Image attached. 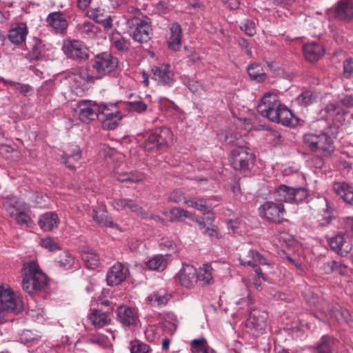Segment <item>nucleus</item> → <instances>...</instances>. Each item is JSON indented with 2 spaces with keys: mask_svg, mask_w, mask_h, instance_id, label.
I'll use <instances>...</instances> for the list:
<instances>
[{
  "mask_svg": "<svg viewBox=\"0 0 353 353\" xmlns=\"http://www.w3.org/2000/svg\"><path fill=\"white\" fill-rule=\"evenodd\" d=\"M274 195L277 202H263L259 208V214L262 219L268 222L281 223L285 213L283 202L290 204L301 203L307 200L309 190L304 187H292L281 184L275 189Z\"/></svg>",
  "mask_w": 353,
  "mask_h": 353,
  "instance_id": "obj_1",
  "label": "nucleus"
},
{
  "mask_svg": "<svg viewBox=\"0 0 353 353\" xmlns=\"http://www.w3.org/2000/svg\"><path fill=\"white\" fill-rule=\"evenodd\" d=\"M339 128L330 124L321 130L309 132L303 134V143L305 148L317 154L328 157L334 152V139L339 134Z\"/></svg>",
  "mask_w": 353,
  "mask_h": 353,
  "instance_id": "obj_2",
  "label": "nucleus"
},
{
  "mask_svg": "<svg viewBox=\"0 0 353 353\" xmlns=\"http://www.w3.org/2000/svg\"><path fill=\"white\" fill-rule=\"evenodd\" d=\"M254 299L248 292L245 298L239 299L236 304L245 303L248 310H250V316L246 321L247 327L250 328L252 334L258 336L265 332L268 314L265 311L257 309H252Z\"/></svg>",
  "mask_w": 353,
  "mask_h": 353,
  "instance_id": "obj_3",
  "label": "nucleus"
},
{
  "mask_svg": "<svg viewBox=\"0 0 353 353\" xmlns=\"http://www.w3.org/2000/svg\"><path fill=\"white\" fill-rule=\"evenodd\" d=\"M125 24L128 33L134 41L143 43L151 39L152 28L146 19L132 16L127 19Z\"/></svg>",
  "mask_w": 353,
  "mask_h": 353,
  "instance_id": "obj_4",
  "label": "nucleus"
},
{
  "mask_svg": "<svg viewBox=\"0 0 353 353\" xmlns=\"http://www.w3.org/2000/svg\"><path fill=\"white\" fill-rule=\"evenodd\" d=\"M172 138L171 130L167 127H161L148 134L142 146L145 151L151 152L164 150L168 148Z\"/></svg>",
  "mask_w": 353,
  "mask_h": 353,
  "instance_id": "obj_5",
  "label": "nucleus"
},
{
  "mask_svg": "<svg viewBox=\"0 0 353 353\" xmlns=\"http://www.w3.org/2000/svg\"><path fill=\"white\" fill-rule=\"evenodd\" d=\"M91 67L97 80H99L117 69L118 59L108 52H101L92 59Z\"/></svg>",
  "mask_w": 353,
  "mask_h": 353,
  "instance_id": "obj_6",
  "label": "nucleus"
},
{
  "mask_svg": "<svg viewBox=\"0 0 353 353\" xmlns=\"http://www.w3.org/2000/svg\"><path fill=\"white\" fill-rule=\"evenodd\" d=\"M254 161V152L246 146H238L231 151L230 163L234 170L243 172L250 170L253 168Z\"/></svg>",
  "mask_w": 353,
  "mask_h": 353,
  "instance_id": "obj_7",
  "label": "nucleus"
},
{
  "mask_svg": "<svg viewBox=\"0 0 353 353\" xmlns=\"http://www.w3.org/2000/svg\"><path fill=\"white\" fill-rule=\"evenodd\" d=\"M282 105L276 94L268 92L261 99L257 106V111L262 117L275 122L278 121V115Z\"/></svg>",
  "mask_w": 353,
  "mask_h": 353,
  "instance_id": "obj_8",
  "label": "nucleus"
},
{
  "mask_svg": "<svg viewBox=\"0 0 353 353\" xmlns=\"http://www.w3.org/2000/svg\"><path fill=\"white\" fill-rule=\"evenodd\" d=\"M62 50L68 59L79 63L88 60L90 57L88 48L79 40L64 41Z\"/></svg>",
  "mask_w": 353,
  "mask_h": 353,
  "instance_id": "obj_9",
  "label": "nucleus"
},
{
  "mask_svg": "<svg viewBox=\"0 0 353 353\" xmlns=\"http://www.w3.org/2000/svg\"><path fill=\"white\" fill-rule=\"evenodd\" d=\"M21 301L16 296L9 287L0 285V319L5 313L21 311Z\"/></svg>",
  "mask_w": 353,
  "mask_h": 353,
  "instance_id": "obj_10",
  "label": "nucleus"
},
{
  "mask_svg": "<svg viewBox=\"0 0 353 353\" xmlns=\"http://www.w3.org/2000/svg\"><path fill=\"white\" fill-rule=\"evenodd\" d=\"M72 86L77 92H84L97 80L93 72H90L88 67L77 68L71 77Z\"/></svg>",
  "mask_w": 353,
  "mask_h": 353,
  "instance_id": "obj_11",
  "label": "nucleus"
},
{
  "mask_svg": "<svg viewBox=\"0 0 353 353\" xmlns=\"http://www.w3.org/2000/svg\"><path fill=\"white\" fill-rule=\"evenodd\" d=\"M100 107L99 103L90 100H81L77 103V112L79 119L83 123H90L98 119Z\"/></svg>",
  "mask_w": 353,
  "mask_h": 353,
  "instance_id": "obj_12",
  "label": "nucleus"
},
{
  "mask_svg": "<svg viewBox=\"0 0 353 353\" xmlns=\"http://www.w3.org/2000/svg\"><path fill=\"white\" fill-rule=\"evenodd\" d=\"M152 79L158 84L163 85L172 86L174 83V73L170 70V64H161L158 66H154L152 68Z\"/></svg>",
  "mask_w": 353,
  "mask_h": 353,
  "instance_id": "obj_13",
  "label": "nucleus"
},
{
  "mask_svg": "<svg viewBox=\"0 0 353 353\" xmlns=\"http://www.w3.org/2000/svg\"><path fill=\"white\" fill-rule=\"evenodd\" d=\"M176 279L182 286L192 288L197 283L196 269L192 265L184 264Z\"/></svg>",
  "mask_w": 353,
  "mask_h": 353,
  "instance_id": "obj_14",
  "label": "nucleus"
},
{
  "mask_svg": "<svg viewBox=\"0 0 353 353\" xmlns=\"http://www.w3.org/2000/svg\"><path fill=\"white\" fill-rule=\"evenodd\" d=\"M128 272V268L121 263L117 262L110 268L106 274L107 284L109 286L120 284L125 281Z\"/></svg>",
  "mask_w": 353,
  "mask_h": 353,
  "instance_id": "obj_15",
  "label": "nucleus"
},
{
  "mask_svg": "<svg viewBox=\"0 0 353 353\" xmlns=\"http://www.w3.org/2000/svg\"><path fill=\"white\" fill-rule=\"evenodd\" d=\"M335 19L350 22L353 20V0H339L334 8Z\"/></svg>",
  "mask_w": 353,
  "mask_h": 353,
  "instance_id": "obj_16",
  "label": "nucleus"
},
{
  "mask_svg": "<svg viewBox=\"0 0 353 353\" xmlns=\"http://www.w3.org/2000/svg\"><path fill=\"white\" fill-rule=\"evenodd\" d=\"M118 321L125 327L135 325L139 321L137 310L126 305H120L117 310Z\"/></svg>",
  "mask_w": 353,
  "mask_h": 353,
  "instance_id": "obj_17",
  "label": "nucleus"
},
{
  "mask_svg": "<svg viewBox=\"0 0 353 353\" xmlns=\"http://www.w3.org/2000/svg\"><path fill=\"white\" fill-rule=\"evenodd\" d=\"M185 203L189 207L196 209L203 214L208 215L206 217L208 222L212 223L214 221L215 216L212 212V207L208 203L207 200L204 198L200 196L190 198L185 201Z\"/></svg>",
  "mask_w": 353,
  "mask_h": 353,
  "instance_id": "obj_18",
  "label": "nucleus"
},
{
  "mask_svg": "<svg viewBox=\"0 0 353 353\" xmlns=\"http://www.w3.org/2000/svg\"><path fill=\"white\" fill-rule=\"evenodd\" d=\"M303 52L307 61L315 63L323 57L325 50L321 43L311 42L303 45Z\"/></svg>",
  "mask_w": 353,
  "mask_h": 353,
  "instance_id": "obj_19",
  "label": "nucleus"
},
{
  "mask_svg": "<svg viewBox=\"0 0 353 353\" xmlns=\"http://www.w3.org/2000/svg\"><path fill=\"white\" fill-rule=\"evenodd\" d=\"M46 21L48 25L52 27L57 33L64 32L68 26L65 14L61 11L50 13Z\"/></svg>",
  "mask_w": 353,
  "mask_h": 353,
  "instance_id": "obj_20",
  "label": "nucleus"
},
{
  "mask_svg": "<svg viewBox=\"0 0 353 353\" xmlns=\"http://www.w3.org/2000/svg\"><path fill=\"white\" fill-rule=\"evenodd\" d=\"M332 189L335 194L346 203L353 206V187L345 181L333 183Z\"/></svg>",
  "mask_w": 353,
  "mask_h": 353,
  "instance_id": "obj_21",
  "label": "nucleus"
},
{
  "mask_svg": "<svg viewBox=\"0 0 353 353\" xmlns=\"http://www.w3.org/2000/svg\"><path fill=\"white\" fill-rule=\"evenodd\" d=\"M3 208L10 216H14L21 210H29V205L17 196H7L3 203Z\"/></svg>",
  "mask_w": 353,
  "mask_h": 353,
  "instance_id": "obj_22",
  "label": "nucleus"
},
{
  "mask_svg": "<svg viewBox=\"0 0 353 353\" xmlns=\"http://www.w3.org/2000/svg\"><path fill=\"white\" fill-rule=\"evenodd\" d=\"M172 297L170 293L161 289L148 295L146 298V302L153 307H161L166 305Z\"/></svg>",
  "mask_w": 353,
  "mask_h": 353,
  "instance_id": "obj_23",
  "label": "nucleus"
},
{
  "mask_svg": "<svg viewBox=\"0 0 353 353\" xmlns=\"http://www.w3.org/2000/svg\"><path fill=\"white\" fill-rule=\"evenodd\" d=\"M61 157L67 168L74 170L76 168L74 163L82 157L81 150L78 145H74L68 151L63 152Z\"/></svg>",
  "mask_w": 353,
  "mask_h": 353,
  "instance_id": "obj_24",
  "label": "nucleus"
},
{
  "mask_svg": "<svg viewBox=\"0 0 353 353\" xmlns=\"http://www.w3.org/2000/svg\"><path fill=\"white\" fill-rule=\"evenodd\" d=\"M46 55V45L40 39L34 37L32 43L30 44L29 52L27 57L30 61H39L44 59Z\"/></svg>",
  "mask_w": 353,
  "mask_h": 353,
  "instance_id": "obj_25",
  "label": "nucleus"
},
{
  "mask_svg": "<svg viewBox=\"0 0 353 353\" xmlns=\"http://www.w3.org/2000/svg\"><path fill=\"white\" fill-rule=\"evenodd\" d=\"M181 39V27L178 23H173L170 29V36L167 41L168 48L174 51L179 50Z\"/></svg>",
  "mask_w": 353,
  "mask_h": 353,
  "instance_id": "obj_26",
  "label": "nucleus"
},
{
  "mask_svg": "<svg viewBox=\"0 0 353 353\" xmlns=\"http://www.w3.org/2000/svg\"><path fill=\"white\" fill-rule=\"evenodd\" d=\"M319 203L325 205V208H323L325 215L317 221L316 228H322L327 227L330 225L332 221L336 219V216L333 214V209L330 207L329 201L325 197H319L318 199Z\"/></svg>",
  "mask_w": 353,
  "mask_h": 353,
  "instance_id": "obj_27",
  "label": "nucleus"
},
{
  "mask_svg": "<svg viewBox=\"0 0 353 353\" xmlns=\"http://www.w3.org/2000/svg\"><path fill=\"white\" fill-rule=\"evenodd\" d=\"M114 204L118 210H129L130 212L136 213L141 218L143 216V213L145 212L142 207L140 206L136 201L130 199H115L114 201Z\"/></svg>",
  "mask_w": 353,
  "mask_h": 353,
  "instance_id": "obj_28",
  "label": "nucleus"
},
{
  "mask_svg": "<svg viewBox=\"0 0 353 353\" xmlns=\"http://www.w3.org/2000/svg\"><path fill=\"white\" fill-rule=\"evenodd\" d=\"M59 218L56 213L48 212L42 214L38 221L40 228L44 231H51L58 227Z\"/></svg>",
  "mask_w": 353,
  "mask_h": 353,
  "instance_id": "obj_29",
  "label": "nucleus"
},
{
  "mask_svg": "<svg viewBox=\"0 0 353 353\" xmlns=\"http://www.w3.org/2000/svg\"><path fill=\"white\" fill-rule=\"evenodd\" d=\"M28 29L26 25L23 23L18 24L12 28L8 33L9 40L14 44H21L25 41L28 34Z\"/></svg>",
  "mask_w": 353,
  "mask_h": 353,
  "instance_id": "obj_30",
  "label": "nucleus"
},
{
  "mask_svg": "<svg viewBox=\"0 0 353 353\" xmlns=\"http://www.w3.org/2000/svg\"><path fill=\"white\" fill-rule=\"evenodd\" d=\"M336 340L330 335H323L314 347V353H333Z\"/></svg>",
  "mask_w": 353,
  "mask_h": 353,
  "instance_id": "obj_31",
  "label": "nucleus"
},
{
  "mask_svg": "<svg viewBox=\"0 0 353 353\" xmlns=\"http://www.w3.org/2000/svg\"><path fill=\"white\" fill-rule=\"evenodd\" d=\"M278 116V121H275L276 123L290 127L295 126L297 124L298 118L283 104L280 109Z\"/></svg>",
  "mask_w": 353,
  "mask_h": 353,
  "instance_id": "obj_32",
  "label": "nucleus"
},
{
  "mask_svg": "<svg viewBox=\"0 0 353 353\" xmlns=\"http://www.w3.org/2000/svg\"><path fill=\"white\" fill-rule=\"evenodd\" d=\"M89 319L96 327H103L110 323V314L101 310H94L90 314Z\"/></svg>",
  "mask_w": 353,
  "mask_h": 353,
  "instance_id": "obj_33",
  "label": "nucleus"
},
{
  "mask_svg": "<svg viewBox=\"0 0 353 353\" xmlns=\"http://www.w3.org/2000/svg\"><path fill=\"white\" fill-rule=\"evenodd\" d=\"M30 271L32 274V279L34 283V288L37 292L44 290L47 285V276L41 270H38L34 263H30Z\"/></svg>",
  "mask_w": 353,
  "mask_h": 353,
  "instance_id": "obj_34",
  "label": "nucleus"
},
{
  "mask_svg": "<svg viewBox=\"0 0 353 353\" xmlns=\"http://www.w3.org/2000/svg\"><path fill=\"white\" fill-rule=\"evenodd\" d=\"M105 12V10L100 7L90 8L87 10V16L97 23H105V26H111V18Z\"/></svg>",
  "mask_w": 353,
  "mask_h": 353,
  "instance_id": "obj_35",
  "label": "nucleus"
},
{
  "mask_svg": "<svg viewBox=\"0 0 353 353\" xmlns=\"http://www.w3.org/2000/svg\"><path fill=\"white\" fill-rule=\"evenodd\" d=\"M54 261L57 266L64 270H68L74 268V258L68 251H63L61 252Z\"/></svg>",
  "mask_w": 353,
  "mask_h": 353,
  "instance_id": "obj_36",
  "label": "nucleus"
},
{
  "mask_svg": "<svg viewBox=\"0 0 353 353\" xmlns=\"http://www.w3.org/2000/svg\"><path fill=\"white\" fill-rule=\"evenodd\" d=\"M145 265L149 270L161 272L167 267V259L162 254H157L149 259Z\"/></svg>",
  "mask_w": 353,
  "mask_h": 353,
  "instance_id": "obj_37",
  "label": "nucleus"
},
{
  "mask_svg": "<svg viewBox=\"0 0 353 353\" xmlns=\"http://www.w3.org/2000/svg\"><path fill=\"white\" fill-rule=\"evenodd\" d=\"M117 179L121 182L138 183L145 179V174L139 171L119 173Z\"/></svg>",
  "mask_w": 353,
  "mask_h": 353,
  "instance_id": "obj_38",
  "label": "nucleus"
},
{
  "mask_svg": "<svg viewBox=\"0 0 353 353\" xmlns=\"http://www.w3.org/2000/svg\"><path fill=\"white\" fill-rule=\"evenodd\" d=\"M123 118V115L119 112H114L110 115H105L104 120H101L103 128L107 130H114L119 125V121Z\"/></svg>",
  "mask_w": 353,
  "mask_h": 353,
  "instance_id": "obj_39",
  "label": "nucleus"
},
{
  "mask_svg": "<svg viewBox=\"0 0 353 353\" xmlns=\"http://www.w3.org/2000/svg\"><path fill=\"white\" fill-rule=\"evenodd\" d=\"M212 268L208 264H204L199 270H196L197 282L202 285H209L213 281Z\"/></svg>",
  "mask_w": 353,
  "mask_h": 353,
  "instance_id": "obj_40",
  "label": "nucleus"
},
{
  "mask_svg": "<svg viewBox=\"0 0 353 353\" xmlns=\"http://www.w3.org/2000/svg\"><path fill=\"white\" fill-rule=\"evenodd\" d=\"M330 316L339 323H347L351 320V315L349 311L340 305L332 307L330 310Z\"/></svg>",
  "mask_w": 353,
  "mask_h": 353,
  "instance_id": "obj_41",
  "label": "nucleus"
},
{
  "mask_svg": "<svg viewBox=\"0 0 353 353\" xmlns=\"http://www.w3.org/2000/svg\"><path fill=\"white\" fill-rule=\"evenodd\" d=\"M316 99V93L311 90H305L296 98V101L300 106L306 108L315 103Z\"/></svg>",
  "mask_w": 353,
  "mask_h": 353,
  "instance_id": "obj_42",
  "label": "nucleus"
},
{
  "mask_svg": "<svg viewBox=\"0 0 353 353\" xmlns=\"http://www.w3.org/2000/svg\"><path fill=\"white\" fill-rule=\"evenodd\" d=\"M92 218L101 226L112 227L114 225L109 219L107 211L103 208L94 210Z\"/></svg>",
  "mask_w": 353,
  "mask_h": 353,
  "instance_id": "obj_43",
  "label": "nucleus"
},
{
  "mask_svg": "<svg viewBox=\"0 0 353 353\" xmlns=\"http://www.w3.org/2000/svg\"><path fill=\"white\" fill-rule=\"evenodd\" d=\"M122 105L123 103L121 102H117L114 103H101L99 104L100 107L98 114L99 121L104 120L105 115H110V114L114 113V112H119L120 105Z\"/></svg>",
  "mask_w": 353,
  "mask_h": 353,
  "instance_id": "obj_44",
  "label": "nucleus"
},
{
  "mask_svg": "<svg viewBox=\"0 0 353 353\" xmlns=\"http://www.w3.org/2000/svg\"><path fill=\"white\" fill-rule=\"evenodd\" d=\"M123 108L129 112L138 114L143 113L148 108V105L143 99L139 98L138 100L128 101L123 103Z\"/></svg>",
  "mask_w": 353,
  "mask_h": 353,
  "instance_id": "obj_45",
  "label": "nucleus"
},
{
  "mask_svg": "<svg viewBox=\"0 0 353 353\" xmlns=\"http://www.w3.org/2000/svg\"><path fill=\"white\" fill-rule=\"evenodd\" d=\"M248 73L250 77L257 82H263L265 78L266 74L264 72L263 68L259 63H252L248 68Z\"/></svg>",
  "mask_w": 353,
  "mask_h": 353,
  "instance_id": "obj_46",
  "label": "nucleus"
},
{
  "mask_svg": "<svg viewBox=\"0 0 353 353\" xmlns=\"http://www.w3.org/2000/svg\"><path fill=\"white\" fill-rule=\"evenodd\" d=\"M1 80L6 85L13 87L17 91L25 97L30 95L32 92V87L28 84L21 83L10 79H6L4 78H1Z\"/></svg>",
  "mask_w": 353,
  "mask_h": 353,
  "instance_id": "obj_47",
  "label": "nucleus"
},
{
  "mask_svg": "<svg viewBox=\"0 0 353 353\" xmlns=\"http://www.w3.org/2000/svg\"><path fill=\"white\" fill-rule=\"evenodd\" d=\"M191 351L192 353H212L208 345L205 338L194 339L191 343Z\"/></svg>",
  "mask_w": 353,
  "mask_h": 353,
  "instance_id": "obj_48",
  "label": "nucleus"
},
{
  "mask_svg": "<svg viewBox=\"0 0 353 353\" xmlns=\"http://www.w3.org/2000/svg\"><path fill=\"white\" fill-rule=\"evenodd\" d=\"M170 221H182L185 219H192V214L186 210L173 208L169 211Z\"/></svg>",
  "mask_w": 353,
  "mask_h": 353,
  "instance_id": "obj_49",
  "label": "nucleus"
},
{
  "mask_svg": "<svg viewBox=\"0 0 353 353\" xmlns=\"http://www.w3.org/2000/svg\"><path fill=\"white\" fill-rule=\"evenodd\" d=\"M327 241L332 248V250L336 251L338 254H341L342 247L345 243L344 234L342 233H338L336 235L328 237Z\"/></svg>",
  "mask_w": 353,
  "mask_h": 353,
  "instance_id": "obj_50",
  "label": "nucleus"
},
{
  "mask_svg": "<svg viewBox=\"0 0 353 353\" xmlns=\"http://www.w3.org/2000/svg\"><path fill=\"white\" fill-rule=\"evenodd\" d=\"M30 212V209L26 210H21L19 212H17L14 216H10L11 218L14 219L15 222L22 226V225H27L30 226L32 224H33V221L29 214V212Z\"/></svg>",
  "mask_w": 353,
  "mask_h": 353,
  "instance_id": "obj_51",
  "label": "nucleus"
},
{
  "mask_svg": "<svg viewBox=\"0 0 353 353\" xmlns=\"http://www.w3.org/2000/svg\"><path fill=\"white\" fill-rule=\"evenodd\" d=\"M112 46L120 52H128L130 50V42L129 40L119 35L112 36L111 39Z\"/></svg>",
  "mask_w": 353,
  "mask_h": 353,
  "instance_id": "obj_52",
  "label": "nucleus"
},
{
  "mask_svg": "<svg viewBox=\"0 0 353 353\" xmlns=\"http://www.w3.org/2000/svg\"><path fill=\"white\" fill-rule=\"evenodd\" d=\"M34 285V283L32 279V274L31 271H30V267L28 266V271L25 273L23 278L22 287L26 292L30 294L37 292Z\"/></svg>",
  "mask_w": 353,
  "mask_h": 353,
  "instance_id": "obj_53",
  "label": "nucleus"
},
{
  "mask_svg": "<svg viewBox=\"0 0 353 353\" xmlns=\"http://www.w3.org/2000/svg\"><path fill=\"white\" fill-rule=\"evenodd\" d=\"M325 112L327 119H334L335 116H339L342 110L338 104L334 102L328 103L324 108L321 110V114Z\"/></svg>",
  "mask_w": 353,
  "mask_h": 353,
  "instance_id": "obj_54",
  "label": "nucleus"
},
{
  "mask_svg": "<svg viewBox=\"0 0 353 353\" xmlns=\"http://www.w3.org/2000/svg\"><path fill=\"white\" fill-rule=\"evenodd\" d=\"M82 258L87 268L90 269H94L99 264V257L94 252H85Z\"/></svg>",
  "mask_w": 353,
  "mask_h": 353,
  "instance_id": "obj_55",
  "label": "nucleus"
},
{
  "mask_svg": "<svg viewBox=\"0 0 353 353\" xmlns=\"http://www.w3.org/2000/svg\"><path fill=\"white\" fill-rule=\"evenodd\" d=\"M163 319L165 322V326H169L170 332H175L179 323L176 315L173 312H167L164 314Z\"/></svg>",
  "mask_w": 353,
  "mask_h": 353,
  "instance_id": "obj_56",
  "label": "nucleus"
},
{
  "mask_svg": "<svg viewBox=\"0 0 353 353\" xmlns=\"http://www.w3.org/2000/svg\"><path fill=\"white\" fill-rule=\"evenodd\" d=\"M129 348L131 353H148L151 350L148 345L138 340L131 342Z\"/></svg>",
  "mask_w": 353,
  "mask_h": 353,
  "instance_id": "obj_57",
  "label": "nucleus"
},
{
  "mask_svg": "<svg viewBox=\"0 0 353 353\" xmlns=\"http://www.w3.org/2000/svg\"><path fill=\"white\" fill-rule=\"evenodd\" d=\"M241 30L250 37L254 36L256 32V26L254 21L245 19L240 26Z\"/></svg>",
  "mask_w": 353,
  "mask_h": 353,
  "instance_id": "obj_58",
  "label": "nucleus"
},
{
  "mask_svg": "<svg viewBox=\"0 0 353 353\" xmlns=\"http://www.w3.org/2000/svg\"><path fill=\"white\" fill-rule=\"evenodd\" d=\"M40 244L43 248L50 252H54L61 249L59 245L52 237L41 239Z\"/></svg>",
  "mask_w": 353,
  "mask_h": 353,
  "instance_id": "obj_59",
  "label": "nucleus"
},
{
  "mask_svg": "<svg viewBox=\"0 0 353 353\" xmlns=\"http://www.w3.org/2000/svg\"><path fill=\"white\" fill-rule=\"evenodd\" d=\"M79 30L82 33L90 37L96 34L97 27L90 21H84L82 24L79 25Z\"/></svg>",
  "mask_w": 353,
  "mask_h": 353,
  "instance_id": "obj_60",
  "label": "nucleus"
},
{
  "mask_svg": "<svg viewBox=\"0 0 353 353\" xmlns=\"http://www.w3.org/2000/svg\"><path fill=\"white\" fill-rule=\"evenodd\" d=\"M91 343L97 344L104 349H109L112 347V344L109 339L104 335H99L91 339Z\"/></svg>",
  "mask_w": 353,
  "mask_h": 353,
  "instance_id": "obj_61",
  "label": "nucleus"
},
{
  "mask_svg": "<svg viewBox=\"0 0 353 353\" xmlns=\"http://www.w3.org/2000/svg\"><path fill=\"white\" fill-rule=\"evenodd\" d=\"M337 102L346 108L353 107V96L346 93H341L337 96Z\"/></svg>",
  "mask_w": 353,
  "mask_h": 353,
  "instance_id": "obj_62",
  "label": "nucleus"
},
{
  "mask_svg": "<svg viewBox=\"0 0 353 353\" xmlns=\"http://www.w3.org/2000/svg\"><path fill=\"white\" fill-rule=\"evenodd\" d=\"M210 223V225H208L205 230L203 231V234L208 236L211 240H216L219 239V232L217 226L213 225L212 223Z\"/></svg>",
  "mask_w": 353,
  "mask_h": 353,
  "instance_id": "obj_63",
  "label": "nucleus"
},
{
  "mask_svg": "<svg viewBox=\"0 0 353 353\" xmlns=\"http://www.w3.org/2000/svg\"><path fill=\"white\" fill-rule=\"evenodd\" d=\"M332 274L343 275L347 267L341 261L331 260Z\"/></svg>",
  "mask_w": 353,
  "mask_h": 353,
  "instance_id": "obj_64",
  "label": "nucleus"
}]
</instances>
